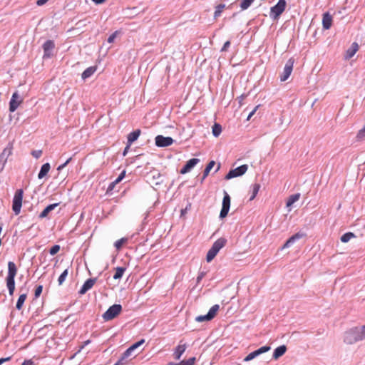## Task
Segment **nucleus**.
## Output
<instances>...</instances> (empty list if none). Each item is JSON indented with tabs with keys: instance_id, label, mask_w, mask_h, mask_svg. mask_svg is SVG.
Listing matches in <instances>:
<instances>
[{
	"instance_id": "nucleus-45",
	"label": "nucleus",
	"mask_w": 365,
	"mask_h": 365,
	"mask_svg": "<svg viewBox=\"0 0 365 365\" xmlns=\"http://www.w3.org/2000/svg\"><path fill=\"white\" fill-rule=\"evenodd\" d=\"M60 245H56L54 246H53L52 247H51L50 250H49V253L51 255H55L56 254H57L59 250H60Z\"/></svg>"
},
{
	"instance_id": "nucleus-26",
	"label": "nucleus",
	"mask_w": 365,
	"mask_h": 365,
	"mask_svg": "<svg viewBox=\"0 0 365 365\" xmlns=\"http://www.w3.org/2000/svg\"><path fill=\"white\" fill-rule=\"evenodd\" d=\"M50 169H51V165L48 163L43 164L41 166V170L38 174V179H42L43 178H44L48 174Z\"/></svg>"
},
{
	"instance_id": "nucleus-2",
	"label": "nucleus",
	"mask_w": 365,
	"mask_h": 365,
	"mask_svg": "<svg viewBox=\"0 0 365 365\" xmlns=\"http://www.w3.org/2000/svg\"><path fill=\"white\" fill-rule=\"evenodd\" d=\"M227 243V240L223 237H220L217 240L211 247V248L208 250L206 255V260L207 262H211L215 256L217 255L219 251L225 247Z\"/></svg>"
},
{
	"instance_id": "nucleus-42",
	"label": "nucleus",
	"mask_w": 365,
	"mask_h": 365,
	"mask_svg": "<svg viewBox=\"0 0 365 365\" xmlns=\"http://www.w3.org/2000/svg\"><path fill=\"white\" fill-rule=\"evenodd\" d=\"M212 319L210 318V317H209V314H207L205 315H200V316H197L196 318H195V321L196 322H205V321H210Z\"/></svg>"
},
{
	"instance_id": "nucleus-24",
	"label": "nucleus",
	"mask_w": 365,
	"mask_h": 365,
	"mask_svg": "<svg viewBox=\"0 0 365 365\" xmlns=\"http://www.w3.org/2000/svg\"><path fill=\"white\" fill-rule=\"evenodd\" d=\"M58 203L51 204L46 207V208L40 213L39 218L46 217L50 212L53 210L57 206Z\"/></svg>"
},
{
	"instance_id": "nucleus-28",
	"label": "nucleus",
	"mask_w": 365,
	"mask_h": 365,
	"mask_svg": "<svg viewBox=\"0 0 365 365\" xmlns=\"http://www.w3.org/2000/svg\"><path fill=\"white\" fill-rule=\"evenodd\" d=\"M96 71V66H91L87 68L82 73V78L86 79L91 76Z\"/></svg>"
},
{
	"instance_id": "nucleus-60",
	"label": "nucleus",
	"mask_w": 365,
	"mask_h": 365,
	"mask_svg": "<svg viewBox=\"0 0 365 365\" xmlns=\"http://www.w3.org/2000/svg\"><path fill=\"white\" fill-rule=\"evenodd\" d=\"M203 276H204V274H203V273H201V274L197 277V282H199L202 279V278L203 277Z\"/></svg>"
},
{
	"instance_id": "nucleus-53",
	"label": "nucleus",
	"mask_w": 365,
	"mask_h": 365,
	"mask_svg": "<svg viewBox=\"0 0 365 365\" xmlns=\"http://www.w3.org/2000/svg\"><path fill=\"white\" fill-rule=\"evenodd\" d=\"M21 365H34V362L31 359L25 360Z\"/></svg>"
},
{
	"instance_id": "nucleus-5",
	"label": "nucleus",
	"mask_w": 365,
	"mask_h": 365,
	"mask_svg": "<svg viewBox=\"0 0 365 365\" xmlns=\"http://www.w3.org/2000/svg\"><path fill=\"white\" fill-rule=\"evenodd\" d=\"M122 311L120 304H115L110 306L103 314V319L105 321H110L116 317Z\"/></svg>"
},
{
	"instance_id": "nucleus-29",
	"label": "nucleus",
	"mask_w": 365,
	"mask_h": 365,
	"mask_svg": "<svg viewBox=\"0 0 365 365\" xmlns=\"http://www.w3.org/2000/svg\"><path fill=\"white\" fill-rule=\"evenodd\" d=\"M299 193H296L290 195L286 203L287 207H290L291 205H292L295 202H297L299 199Z\"/></svg>"
},
{
	"instance_id": "nucleus-30",
	"label": "nucleus",
	"mask_w": 365,
	"mask_h": 365,
	"mask_svg": "<svg viewBox=\"0 0 365 365\" xmlns=\"http://www.w3.org/2000/svg\"><path fill=\"white\" fill-rule=\"evenodd\" d=\"M260 187L261 186L259 183H255L252 185V195L250 197V201H252L255 198L260 189Z\"/></svg>"
},
{
	"instance_id": "nucleus-36",
	"label": "nucleus",
	"mask_w": 365,
	"mask_h": 365,
	"mask_svg": "<svg viewBox=\"0 0 365 365\" xmlns=\"http://www.w3.org/2000/svg\"><path fill=\"white\" fill-rule=\"evenodd\" d=\"M354 237H355V235L353 232H349L344 233L341 237V241L342 242L346 243V242H348L351 238H354Z\"/></svg>"
},
{
	"instance_id": "nucleus-49",
	"label": "nucleus",
	"mask_w": 365,
	"mask_h": 365,
	"mask_svg": "<svg viewBox=\"0 0 365 365\" xmlns=\"http://www.w3.org/2000/svg\"><path fill=\"white\" fill-rule=\"evenodd\" d=\"M71 160V158H69L64 163L60 165L58 168H57V170L58 171L63 170L66 165L68 163H69V162Z\"/></svg>"
},
{
	"instance_id": "nucleus-50",
	"label": "nucleus",
	"mask_w": 365,
	"mask_h": 365,
	"mask_svg": "<svg viewBox=\"0 0 365 365\" xmlns=\"http://www.w3.org/2000/svg\"><path fill=\"white\" fill-rule=\"evenodd\" d=\"M118 31H115L113 34H112L108 38V43H113L114 39L117 36Z\"/></svg>"
},
{
	"instance_id": "nucleus-13",
	"label": "nucleus",
	"mask_w": 365,
	"mask_h": 365,
	"mask_svg": "<svg viewBox=\"0 0 365 365\" xmlns=\"http://www.w3.org/2000/svg\"><path fill=\"white\" fill-rule=\"evenodd\" d=\"M200 162V159L198 158H192L189 160L186 164L183 166V168L180 170L181 174H185L190 171V170L194 168L198 163Z\"/></svg>"
},
{
	"instance_id": "nucleus-41",
	"label": "nucleus",
	"mask_w": 365,
	"mask_h": 365,
	"mask_svg": "<svg viewBox=\"0 0 365 365\" xmlns=\"http://www.w3.org/2000/svg\"><path fill=\"white\" fill-rule=\"evenodd\" d=\"M128 357L129 356H125V352H123L117 362L119 365H126L128 364Z\"/></svg>"
},
{
	"instance_id": "nucleus-46",
	"label": "nucleus",
	"mask_w": 365,
	"mask_h": 365,
	"mask_svg": "<svg viewBox=\"0 0 365 365\" xmlns=\"http://www.w3.org/2000/svg\"><path fill=\"white\" fill-rule=\"evenodd\" d=\"M271 347L269 346H264L257 349V352L259 355L269 351Z\"/></svg>"
},
{
	"instance_id": "nucleus-33",
	"label": "nucleus",
	"mask_w": 365,
	"mask_h": 365,
	"mask_svg": "<svg viewBox=\"0 0 365 365\" xmlns=\"http://www.w3.org/2000/svg\"><path fill=\"white\" fill-rule=\"evenodd\" d=\"M212 135L215 137H218L222 132V126L219 123H215L212 128Z\"/></svg>"
},
{
	"instance_id": "nucleus-55",
	"label": "nucleus",
	"mask_w": 365,
	"mask_h": 365,
	"mask_svg": "<svg viewBox=\"0 0 365 365\" xmlns=\"http://www.w3.org/2000/svg\"><path fill=\"white\" fill-rule=\"evenodd\" d=\"M125 175V171L123 170L116 179L120 182L124 178Z\"/></svg>"
},
{
	"instance_id": "nucleus-44",
	"label": "nucleus",
	"mask_w": 365,
	"mask_h": 365,
	"mask_svg": "<svg viewBox=\"0 0 365 365\" xmlns=\"http://www.w3.org/2000/svg\"><path fill=\"white\" fill-rule=\"evenodd\" d=\"M257 356H259V354H257V351H254L251 353H250L245 359H244V361H251L253 359H255V357H257Z\"/></svg>"
},
{
	"instance_id": "nucleus-7",
	"label": "nucleus",
	"mask_w": 365,
	"mask_h": 365,
	"mask_svg": "<svg viewBox=\"0 0 365 365\" xmlns=\"http://www.w3.org/2000/svg\"><path fill=\"white\" fill-rule=\"evenodd\" d=\"M24 97L21 96L19 93H13L9 102V111L14 112L20 105L24 102Z\"/></svg>"
},
{
	"instance_id": "nucleus-21",
	"label": "nucleus",
	"mask_w": 365,
	"mask_h": 365,
	"mask_svg": "<svg viewBox=\"0 0 365 365\" xmlns=\"http://www.w3.org/2000/svg\"><path fill=\"white\" fill-rule=\"evenodd\" d=\"M287 351V346L285 345H282L278 347H277L273 353V359H277L282 356H283Z\"/></svg>"
},
{
	"instance_id": "nucleus-18",
	"label": "nucleus",
	"mask_w": 365,
	"mask_h": 365,
	"mask_svg": "<svg viewBox=\"0 0 365 365\" xmlns=\"http://www.w3.org/2000/svg\"><path fill=\"white\" fill-rule=\"evenodd\" d=\"M6 287L9 289V294L10 296H13L15 290V278L11 277H6Z\"/></svg>"
},
{
	"instance_id": "nucleus-8",
	"label": "nucleus",
	"mask_w": 365,
	"mask_h": 365,
	"mask_svg": "<svg viewBox=\"0 0 365 365\" xmlns=\"http://www.w3.org/2000/svg\"><path fill=\"white\" fill-rule=\"evenodd\" d=\"M247 165H240L235 169L230 170L228 173L225 175V180H230L234 178L240 177L243 175L247 170Z\"/></svg>"
},
{
	"instance_id": "nucleus-52",
	"label": "nucleus",
	"mask_w": 365,
	"mask_h": 365,
	"mask_svg": "<svg viewBox=\"0 0 365 365\" xmlns=\"http://www.w3.org/2000/svg\"><path fill=\"white\" fill-rule=\"evenodd\" d=\"M230 46V41H226L223 46V47L222 48L221 51H226Z\"/></svg>"
},
{
	"instance_id": "nucleus-35",
	"label": "nucleus",
	"mask_w": 365,
	"mask_h": 365,
	"mask_svg": "<svg viewBox=\"0 0 365 365\" xmlns=\"http://www.w3.org/2000/svg\"><path fill=\"white\" fill-rule=\"evenodd\" d=\"M225 9V4H220L217 5L215 7V11L214 13V18L215 19L218 18L221 15L222 12L224 11Z\"/></svg>"
},
{
	"instance_id": "nucleus-16",
	"label": "nucleus",
	"mask_w": 365,
	"mask_h": 365,
	"mask_svg": "<svg viewBox=\"0 0 365 365\" xmlns=\"http://www.w3.org/2000/svg\"><path fill=\"white\" fill-rule=\"evenodd\" d=\"M303 235H304L303 234H301L299 232L296 233L295 235H292L284 243V245L282 247V249L288 248V247H291L297 240L301 239L303 237Z\"/></svg>"
},
{
	"instance_id": "nucleus-1",
	"label": "nucleus",
	"mask_w": 365,
	"mask_h": 365,
	"mask_svg": "<svg viewBox=\"0 0 365 365\" xmlns=\"http://www.w3.org/2000/svg\"><path fill=\"white\" fill-rule=\"evenodd\" d=\"M364 339H365V325L351 328L344 334L343 341L348 345L354 344Z\"/></svg>"
},
{
	"instance_id": "nucleus-15",
	"label": "nucleus",
	"mask_w": 365,
	"mask_h": 365,
	"mask_svg": "<svg viewBox=\"0 0 365 365\" xmlns=\"http://www.w3.org/2000/svg\"><path fill=\"white\" fill-rule=\"evenodd\" d=\"M332 24V16L327 12L323 14L322 26L324 29H329Z\"/></svg>"
},
{
	"instance_id": "nucleus-25",
	"label": "nucleus",
	"mask_w": 365,
	"mask_h": 365,
	"mask_svg": "<svg viewBox=\"0 0 365 365\" xmlns=\"http://www.w3.org/2000/svg\"><path fill=\"white\" fill-rule=\"evenodd\" d=\"M17 274V268L14 262H8V274L7 277H14Z\"/></svg>"
},
{
	"instance_id": "nucleus-9",
	"label": "nucleus",
	"mask_w": 365,
	"mask_h": 365,
	"mask_svg": "<svg viewBox=\"0 0 365 365\" xmlns=\"http://www.w3.org/2000/svg\"><path fill=\"white\" fill-rule=\"evenodd\" d=\"M230 197L227 193V192L225 191V195L222 200V209L220 213V218L223 219L225 218L230 210Z\"/></svg>"
},
{
	"instance_id": "nucleus-38",
	"label": "nucleus",
	"mask_w": 365,
	"mask_h": 365,
	"mask_svg": "<svg viewBox=\"0 0 365 365\" xmlns=\"http://www.w3.org/2000/svg\"><path fill=\"white\" fill-rule=\"evenodd\" d=\"M219 308L220 307L218 304H215L210 309L207 314H209V317H210L212 319L215 317L217 311L219 310Z\"/></svg>"
},
{
	"instance_id": "nucleus-4",
	"label": "nucleus",
	"mask_w": 365,
	"mask_h": 365,
	"mask_svg": "<svg viewBox=\"0 0 365 365\" xmlns=\"http://www.w3.org/2000/svg\"><path fill=\"white\" fill-rule=\"evenodd\" d=\"M24 195V190L22 189H18L14 194L13 202H12V210L15 215H19L21 211L22 206V200Z\"/></svg>"
},
{
	"instance_id": "nucleus-37",
	"label": "nucleus",
	"mask_w": 365,
	"mask_h": 365,
	"mask_svg": "<svg viewBox=\"0 0 365 365\" xmlns=\"http://www.w3.org/2000/svg\"><path fill=\"white\" fill-rule=\"evenodd\" d=\"M215 165V162L214 160H211L210 162H209L203 172L204 178H206V177L209 175L210 170H212Z\"/></svg>"
},
{
	"instance_id": "nucleus-51",
	"label": "nucleus",
	"mask_w": 365,
	"mask_h": 365,
	"mask_svg": "<svg viewBox=\"0 0 365 365\" xmlns=\"http://www.w3.org/2000/svg\"><path fill=\"white\" fill-rule=\"evenodd\" d=\"M260 105H258L248 115L247 118V120H249L251 117L255 113V112L257 111V110L258 109V108L259 107Z\"/></svg>"
},
{
	"instance_id": "nucleus-47",
	"label": "nucleus",
	"mask_w": 365,
	"mask_h": 365,
	"mask_svg": "<svg viewBox=\"0 0 365 365\" xmlns=\"http://www.w3.org/2000/svg\"><path fill=\"white\" fill-rule=\"evenodd\" d=\"M42 290H43L42 285H38L36 287L35 294H34L36 298H38L41 295Z\"/></svg>"
},
{
	"instance_id": "nucleus-12",
	"label": "nucleus",
	"mask_w": 365,
	"mask_h": 365,
	"mask_svg": "<svg viewBox=\"0 0 365 365\" xmlns=\"http://www.w3.org/2000/svg\"><path fill=\"white\" fill-rule=\"evenodd\" d=\"M96 282V278H89L88 279H87L80 289L78 293L80 294H86L89 289H91L93 287Z\"/></svg>"
},
{
	"instance_id": "nucleus-10",
	"label": "nucleus",
	"mask_w": 365,
	"mask_h": 365,
	"mask_svg": "<svg viewBox=\"0 0 365 365\" xmlns=\"http://www.w3.org/2000/svg\"><path fill=\"white\" fill-rule=\"evenodd\" d=\"M294 63V60L292 58H289L287 61L283 72L280 76V79L282 81H285L291 75L293 70Z\"/></svg>"
},
{
	"instance_id": "nucleus-57",
	"label": "nucleus",
	"mask_w": 365,
	"mask_h": 365,
	"mask_svg": "<svg viewBox=\"0 0 365 365\" xmlns=\"http://www.w3.org/2000/svg\"><path fill=\"white\" fill-rule=\"evenodd\" d=\"M48 0H38L36 4L38 6H42L45 4Z\"/></svg>"
},
{
	"instance_id": "nucleus-56",
	"label": "nucleus",
	"mask_w": 365,
	"mask_h": 365,
	"mask_svg": "<svg viewBox=\"0 0 365 365\" xmlns=\"http://www.w3.org/2000/svg\"><path fill=\"white\" fill-rule=\"evenodd\" d=\"M11 356L6 357V358H1L0 359V365H1L3 363L8 361L11 359Z\"/></svg>"
},
{
	"instance_id": "nucleus-20",
	"label": "nucleus",
	"mask_w": 365,
	"mask_h": 365,
	"mask_svg": "<svg viewBox=\"0 0 365 365\" xmlns=\"http://www.w3.org/2000/svg\"><path fill=\"white\" fill-rule=\"evenodd\" d=\"M359 45L357 43L354 42L351 47L346 51V58L349 59L352 58L359 50Z\"/></svg>"
},
{
	"instance_id": "nucleus-59",
	"label": "nucleus",
	"mask_w": 365,
	"mask_h": 365,
	"mask_svg": "<svg viewBox=\"0 0 365 365\" xmlns=\"http://www.w3.org/2000/svg\"><path fill=\"white\" fill-rule=\"evenodd\" d=\"M115 185V184H113V182H112L109 185V186H108V191H109V190H112L114 188Z\"/></svg>"
},
{
	"instance_id": "nucleus-62",
	"label": "nucleus",
	"mask_w": 365,
	"mask_h": 365,
	"mask_svg": "<svg viewBox=\"0 0 365 365\" xmlns=\"http://www.w3.org/2000/svg\"><path fill=\"white\" fill-rule=\"evenodd\" d=\"M113 182V184L116 185V184L119 183L120 181L118 180L117 179H115Z\"/></svg>"
},
{
	"instance_id": "nucleus-23",
	"label": "nucleus",
	"mask_w": 365,
	"mask_h": 365,
	"mask_svg": "<svg viewBox=\"0 0 365 365\" xmlns=\"http://www.w3.org/2000/svg\"><path fill=\"white\" fill-rule=\"evenodd\" d=\"M145 342L144 339H141L138 342L131 345L128 349H127L124 352L125 356H130L133 351H134L136 349H138L140 346H141Z\"/></svg>"
},
{
	"instance_id": "nucleus-11",
	"label": "nucleus",
	"mask_w": 365,
	"mask_h": 365,
	"mask_svg": "<svg viewBox=\"0 0 365 365\" xmlns=\"http://www.w3.org/2000/svg\"><path fill=\"white\" fill-rule=\"evenodd\" d=\"M155 145L158 147L164 148L172 145L174 140L171 137H165L161 135H158L155 139Z\"/></svg>"
},
{
	"instance_id": "nucleus-34",
	"label": "nucleus",
	"mask_w": 365,
	"mask_h": 365,
	"mask_svg": "<svg viewBox=\"0 0 365 365\" xmlns=\"http://www.w3.org/2000/svg\"><path fill=\"white\" fill-rule=\"evenodd\" d=\"M68 269H69V267H67L62 273L58 277V284L59 286L62 285L63 284V282H65L66 279V277L68 276Z\"/></svg>"
},
{
	"instance_id": "nucleus-39",
	"label": "nucleus",
	"mask_w": 365,
	"mask_h": 365,
	"mask_svg": "<svg viewBox=\"0 0 365 365\" xmlns=\"http://www.w3.org/2000/svg\"><path fill=\"white\" fill-rule=\"evenodd\" d=\"M128 241V239L127 238H125V237H123L118 240H117L115 244H114V246L115 247L119 250L121 249V247H123V244L125 242H126Z\"/></svg>"
},
{
	"instance_id": "nucleus-43",
	"label": "nucleus",
	"mask_w": 365,
	"mask_h": 365,
	"mask_svg": "<svg viewBox=\"0 0 365 365\" xmlns=\"http://www.w3.org/2000/svg\"><path fill=\"white\" fill-rule=\"evenodd\" d=\"M195 361V357H191L187 360H182L179 362L180 365H193Z\"/></svg>"
},
{
	"instance_id": "nucleus-19",
	"label": "nucleus",
	"mask_w": 365,
	"mask_h": 365,
	"mask_svg": "<svg viewBox=\"0 0 365 365\" xmlns=\"http://www.w3.org/2000/svg\"><path fill=\"white\" fill-rule=\"evenodd\" d=\"M140 133H141V130L140 129H137V130L130 133L127 137V143L129 145H132V143L133 142H135L138 138Z\"/></svg>"
},
{
	"instance_id": "nucleus-54",
	"label": "nucleus",
	"mask_w": 365,
	"mask_h": 365,
	"mask_svg": "<svg viewBox=\"0 0 365 365\" xmlns=\"http://www.w3.org/2000/svg\"><path fill=\"white\" fill-rule=\"evenodd\" d=\"M131 145H129L128 143H127V145L125 146V148H124V150L123 152V156H125L126 154L128 153L129 149H130V147Z\"/></svg>"
},
{
	"instance_id": "nucleus-61",
	"label": "nucleus",
	"mask_w": 365,
	"mask_h": 365,
	"mask_svg": "<svg viewBox=\"0 0 365 365\" xmlns=\"http://www.w3.org/2000/svg\"><path fill=\"white\" fill-rule=\"evenodd\" d=\"M167 365H180L179 363H173V362H170L169 364H168Z\"/></svg>"
},
{
	"instance_id": "nucleus-48",
	"label": "nucleus",
	"mask_w": 365,
	"mask_h": 365,
	"mask_svg": "<svg viewBox=\"0 0 365 365\" xmlns=\"http://www.w3.org/2000/svg\"><path fill=\"white\" fill-rule=\"evenodd\" d=\"M31 155H33L34 158L38 159V158H39L41 156L42 150H33L31 152Z\"/></svg>"
},
{
	"instance_id": "nucleus-58",
	"label": "nucleus",
	"mask_w": 365,
	"mask_h": 365,
	"mask_svg": "<svg viewBox=\"0 0 365 365\" xmlns=\"http://www.w3.org/2000/svg\"><path fill=\"white\" fill-rule=\"evenodd\" d=\"M91 1H93L96 4H101L104 3L106 0H91Z\"/></svg>"
},
{
	"instance_id": "nucleus-17",
	"label": "nucleus",
	"mask_w": 365,
	"mask_h": 365,
	"mask_svg": "<svg viewBox=\"0 0 365 365\" xmlns=\"http://www.w3.org/2000/svg\"><path fill=\"white\" fill-rule=\"evenodd\" d=\"M303 235H304L303 234H301L299 232L296 233L295 235H292L284 243V245L282 247V249L288 248V247H291L297 240L301 239L303 237Z\"/></svg>"
},
{
	"instance_id": "nucleus-6",
	"label": "nucleus",
	"mask_w": 365,
	"mask_h": 365,
	"mask_svg": "<svg viewBox=\"0 0 365 365\" xmlns=\"http://www.w3.org/2000/svg\"><path fill=\"white\" fill-rule=\"evenodd\" d=\"M287 5L286 0H279L277 4L272 6L270 9V16L274 19H277L279 16L284 12Z\"/></svg>"
},
{
	"instance_id": "nucleus-32",
	"label": "nucleus",
	"mask_w": 365,
	"mask_h": 365,
	"mask_svg": "<svg viewBox=\"0 0 365 365\" xmlns=\"http://www.w3.org/2000/svg\"><path fill=\"white\" fill-rule=\"evenodd\" d=\"M125 269H126L125 267H116L115 273L113 275V279H120L123 277Z\"/></svg>"
},
{
	"instance_id": "nucleus-3",
	"label": "nucleus",
	"mask_w": 365,
	"mask_h": 365,
	"mask_svg": "<svg viewBox=\"0 0 365 365\" xmlns=\"http://www.w3.org/2000/svg\"><path fill=\"white\" fill-rule=\"evenodd\" d=\"M227 243V240L223 237H220L217 240L211 247V248L208 250L206 255V260L207 262H211L215 256L217 255L219 251L225 247Z\"/></svg>"
},
{
	"instance_id": "nucleus-14",
	"label": "nucleus",
	"mask_w": 365,
	"mask_h": 365,
	"mask_svg": "<svg viewBox=\"0 0 365 365\" xmlns=\"http://www.w3.org/2000/svg\"><path fill=\"white\" fill-rule=\"evenodd\" d=\"M54 43L51 40L46 41L43 45V48L44 51L43 58H49L51 55V51L54 48Z\"/></svg>"
},
{
	"instance_id": "nucleus-27",
	"label": "nucleus",
	"mask_w": 365,
	"mask_h": 365,
	"mask_svg": "<svg viewBox=\"0 0 365 365\" xmlns=\"http://www.w3.org/2000/svg\"><path fill=\"white\" fill-rule=\"evenodd\" d=\"M11 153V150L10 148H5L3 152L1 153L0 155V163H2V165L0 168V170H2L4 166V163L6 161V158Z\"/></svg>"
},
{
	"instance_id": "nucleus-64",
	"label": "nucleus",
	"mask_w": 365,
	"mask_h": 365,
	"mask_svg": "<svg viewBox=\"0 0 365 365\" xmlns=\"http://www.w3.org/2000/svg\"><path fill=\"white\" fill-rule=\"evenodd\" d=\"M246 96H247V95L243 93V94L240 96V98H241L242 99H243V98H245Z\"/></svg>"
},
{
	"instance_id": "nucleus-31",
	"label": "nucleus",
	"mask_w": 365,
	"mask_h": 365,
	"mask_svg": "<svg viewBox=\"0 0 365 365\" xmlns=\"http://www.w3.org/2000/svg\"><path fill=\"white\" fill-rule=\"evenodd\" d=\"M26 293H24L22 294H21L17 300V302H16V308L18 309V310H21L23 305H24V303L26 299Z\"/></svg>"
},
{
	"instance_id": "nucleus-63",
	"label": "nucleus",
	"mask_w": 365,
	"mask_h": 365,
	"mask_svg": "<svg viewBox=\"0 0 365 365\" xmlns=\"http://www.w3.org/2000/svg\"><path fill=\"white\" fill-rule=\"evenodd\" d=\"M220 168V164L218 165L217 168L215 170V173L217 172Z\"/></svg>"
},
{
	"instance_id": "nucleus-40",
	"label": "nucleus",
	"mask_w": 365,
	"mask_h": 365,
	"mask_svg": "<svg viewBox=\"0 0 365 365\" xmlns=\"http://www.w3.org/2000/svg\"><path fill=\"white\" fill-rule=\"evenodd\" d=\"M255 0H242L240 4L242 10H246L253 3Z\"/></svg>"
},
{
	"instance_id": "nucleus-22",
	"label": "nucleus",
	"mask_w": 365,
	"mask_h": 365,
	"mask_svg": "<svg viewBox=\"0 0 365 365\" xmlns=\"http://www.w3.org/2000/svg\"><path fill=\"white\" fill-rule=\"evenodd\" d=\"M186 348H187L186 344H179L176 347V349L174 351V354H173L174 358L176 360H179L180 359L181 356L182 355V354L185 351Z\"/></svg>"
}]
</instances>
